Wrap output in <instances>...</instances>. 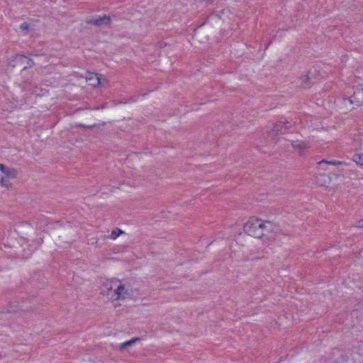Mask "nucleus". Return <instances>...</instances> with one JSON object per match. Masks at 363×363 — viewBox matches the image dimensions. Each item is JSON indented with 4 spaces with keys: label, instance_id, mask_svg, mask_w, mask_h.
Instances as JSON below:
<instances>
[{
    "label": "nucleus",
    "instance_id": "1",
    "mask_svg": "<svg viewBox=\"0 0 363 363\" xmlns=\"http://www.w3.org/2000/svg\"><path fill=\"white\" fill-rule=\"evenodd\" d=\"M263 220L255 217H251L244 225V231L249 235L262 238L264 233L262 230Z\"/></svg>",
    "mask_w": 363,
    "mask_h": 363
},
{
    "label": "nucleus",
    "instance_id": "2",
    "mask_svg": "<svg viewBox=\"0 0 363 363\" xmlns=\"http://www.w3.org/2000/svg\"><path fill=\"white\" fill-rule=\"evenodd\" d=\"M346 100H347L350 104H354L357 106L363 105V88H356L353 94L350 98H344V101Z\"/></svg>",
    "mask_w": 363,
    "mask_h": 363
},
{
    "label": "nucleus",
    "instance_id": "3",
    "mask_svg": "<svg viewBox=\"0 0 363 363\" xmlns=\"http://www.w3.org/2000/svg\"><path fill=\"white\" fill-rule=\"evenodd\" d=\"M276 228L277 226L272 222L263 220L262 226V233H264L263 238H266V239L273 238Z\"/></svg>",
    "mask_w": 363,
    "mask_h": 363
},
{
    "label": "nucleus",
    "instance_id": "4",
    "mask_svg": "<svg viewBox=\"0 0 363 363\" xmlns=\"http://www.w3.org/2000/svg\"><path fill=\"white\" fill-rule=\"evenodd\" d=\"M86 22L89 24H92L96 26L108 25L111 22V17L104 15L102 17L88 18H86Z\"/></svg>",
    "mask_w": 363,
    "mask_h": 363
},
{
    "label": "nucleus",
    "instance_id": "5",
    "mask_svg": "<svg viewBox=\"0 0 363 363\" xmlns=\"http://www.w3.org/2000/svg\"><path fill=\"white\" fill-rule=\"evenodd\" d=\"M114 295H116V299H124L129 296V293L124 285L119 284L114 289Z\"/></svg>",
    "mask_w": 363,
    "mask_h": 363
},
{
    "label": "nucleus",
    "instance_id": "6",
    "mask_svg": "<svg viewBox=\"0 0 363 363\" xmlns=\"http://www.w3.org/2000/svg\"><path fill=\"white\" fill-rule=\"evenodd\" d=\"M0 171L9 179L16 178L18 174V172L16 169L8 167L2 164H0Z\"/></svg>",
    "mask_w": 363,
    "mask_h": 363
},
{
    "label": "nucleus",
    "instance_id": "7",
    "mask_svg": "<svg viewBox=\"0 0 363 363\" xmlns=\"http://www.w3.org/2000/svg\"><path fill=\"white\" fill-rule=\"evenodd\" d=\"M118 285V281H106L103 284V286L101 288V292L103 294H106L107 295H109V291H112L113 290L114 291V289L116 287V286Z\"/></svg>",
    "mask_w": 363,
    "mask_h": 363
},
{
    "label": "nucleus",
    "instance_id": "8",
    "mask_svg": "<svg viewBox=\"0 0 363 363\" xmlns=\"http://www.w3.org/2000/svg\"><path fill=\"white\" fill-rule=\"evenodd\" d=\"M89 84L96 87L101 84V77L100 74L91 73V77L87 79Z\"/></svg>",
    "mask_w": 363,
    "mask_h": 363
},
{
    "label": "nucleus",
    "instance_id": "9",
    "mask_svg": "<svg viewBox=\"0 0 363 363\" xmlns=\"http://www.w3.org/2000/svg\"><path fill=\"white\" fill-rule=\"evenodd\" d=\"M291 145L294 149L298 150L300 152H303L308 147V145L305 142L293 141Z\"/></svg>",
    "mask_w": 363,
    "mask_h": 363
},
{
    "label": "nucleus",
    "instance_id": "10",
    "mask_svg": "<svg viewBox=\"0 0 363 363\" xmlns=\"http://www.w3.org/2000/svg\"><path fill=\"white\" fill-rule=\"evenodd\" d=\"M16 60L21 61V62H23V60H26L27 61V66L23 68V69H26L28 67H32L35 65V62H34V61L32 59L28 58V57H26V56H24L23 55H17L16 56Z\"/></svg>",
    "mask_w": 363,
    "mask_h": 363
},
{
    "label": "nucleus",
    "instance_id": "11",
    "mask_svg": "<svg viewBox=\"0 0 363 363\" xmlns=\"http://www.w3.org/2000/svg\"><path fill=\"white\" fill-rule=\"evenodd\" d=\"M278 133L284 134V131H283V121H280L276 123L273 128L271 130V134L277 135Z\"/></svg>",
    "mask_w": 363,
    "mask_h": 363
},
{
    "label": "nucleus",
    "instance_id": "12",
    "mask_svg": "<svg viewBox=\"0 0 363 363\" xmlns=\"http://www.w3.org/2000/svg\"><path fill=\"white\" fill-rule=\"evenodd\" d=\"M331 182V178L327 175H321L320 177H318L316 179V182L320 186H325L327 183H330Z\"/></svg>",
    "mask_w": 363,
    "mask_h": 363
},
{
    "label": "nucleus",
    "instance_id": "13",
    "mask_svg": "<svg viewBox=\"0 0 363 363\" xmlns=\"http://www.w3.org/2000/svg\"><path fill=\"white\" fill-rule=\"evenodd\" d=\"M140 340V338L139 337H135L133 339H131L128 341H126L123 343H121V346H120V348L121 349H124L127 347H130V346H132L133 344H135L136 342L139 341Z\"/></svg>",
    "mask_w": 363,
    "mask_h": 363
},
{
    "label": "nucleus",
    "instance_id": "14",
    "mask_svg": "<svg viewBox=\"0 0 363 363\" xmlns=\"http://www.w3.org/2000/svg\"><path fill=\"white\" fill-rule=\"evenodd\" d=\"M318 164L320 166H321L324 164H333V165H341V164H343L345 163L344 162H341V161H336V160L327 161V160H323L320 161Z\"/></svg>",
    "mask_w": 363,
    "mask_h": 363
},
{
    "label": "nucleus",
    "instance_id": "15",
    "mask_svg": "<svg viewBox=\"0 0 363 363\" xmlns=\"http://www.w3.org/2000/svg\"><path fill=\"white\" fill-rule=\"evenodd\" d=\"M123 231L121 230V229L119 228H116L114 230H112L111 233V235H110V238L113 239V240H115L120 235L123 234Z\"/></svg>",
    "mask_w": 363,
    "mask_h": 363
},
{
    "label": "nucleus",
    "instance_id": "16",
    "mask_svg": "<svg viewBox=\"0 0 363 363\" xmlns=\"http://www.w3.org/2000/svg\"><path fill=\"white\" fill-rule=\"evenodd\" d=\"M353 160L360 165H363V154H356L353 156Z\"/></svg>",
    "mask_w": 363,
    "mask_h": 363
},
{
    "label": "nucleus",
    "instance_id": "17",
    "mask_svg": "<svg viewBox=\"0 0 363 363\" xmlns=\"http://www.w3.org/2000/svg\"><path fill=\"white\" fill-rule=\"evenodd\" d=\"M0 184L2 186L6 187V188H9L11 186V184L9 183V182L6 179H5V177H1Z\"/></svg>",
    "mask_w": 363,
    "mask_h": 363
},
{
    "label": "nucleus",
    "instance_id": "18",
    "mask_svg": "<svg viewBox=\"0 0 363 363\" xmlns=\"http://www.w3.org/2000/svg\"><path fill=\"white\" fill-rule=\"evenodd\" d=\"M301 79L303 84H308L309 82V77L308 75H305L301 77Z\"/></svg>",
    "mask_w": 363,
    "mask_h": 363
},
{
    "label": "nucleus",
    "instance_id": "19",
    "mask_svg": "<svg viewBox=\"0 0 363 363\" xmlns=\"http://www.w3.org/2000/svg\"><path fill=\"white\" fill-rule=\"evenodd\" d=\"M290 126L291 123L289 121H286L283 122V129H284V130H287Z\"/></svg>",
    "mask_w": 363,
    "mask_h": 363
},
{
    "label": "nucleus",
    "instance_id": "20",
    "mask_svg": "<svg viewBox=\"0 0 363 363\" xmlns=\"http://www.w3.org/2000/svg\"><path fill=\"white\" fill-rule=\"evenodd\" d=\"M28 27H29V25L27 23H23L21 26V28L23 30H26L28 28Z\"/></svg>",
    "mask_w": 363,
    "mask_h": 363
},
{
    "label": "nucleus",
    "instance_id": "21",
    "mask_svg": "<svg viewBox=\"0 0 363 363\" xmlns=\"http://www.w3.org/2000/svg\"><path fill=\"white\" fill-rule=\"evenodd\" d=\"M357 226L359 228H363V219L357 222Z\"/></svg>",
    "mask_w": 363,
    "mask_h": 363
}]
</instances>
